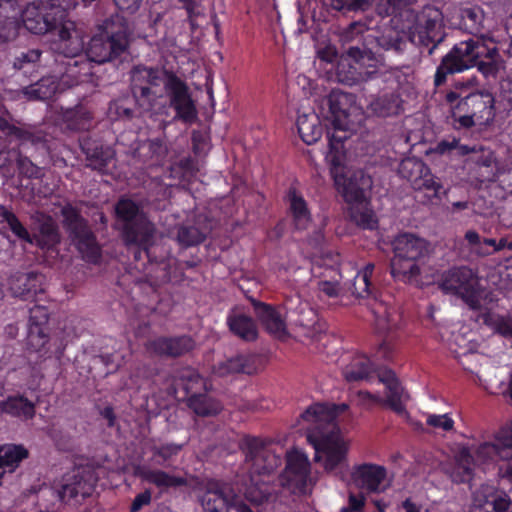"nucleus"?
<instances>
[{"label": "nucleus", "mask_w": 512, "mask_h": 512, "mask_svg": "<svg viewBox=\"0 0 512 512\" xmlns=\"http://www.w3.org/2000/svg\"><path fill=\"white\" fill-rule=\"evenodd\" d=\"M61 215L63 226L82 257L88 262L96 263L101 256V250L87 220L82 217L76 207L69 203L61 208Z\"/></svg>", "instance_id": "6"}, {"label": "nucleus", "mask_w": 512, "mask_h": 512, "mask_svg": "<svg viewBox=\"0 0 512 512\" xmlns=\"http://www.w3.org/2000/svg\"><path fill=\"white\" fill-rule=\"evenodd\" d=\"M440 287L446 293L459 296L472 310L481 308L478 279L470 268L454 267L444 272Z\"/></svg>", "instance_id": "8"}, {"label": "nucleus", "mask_w": 512, "mask_h": 512, "mask_svg": "<svg viewBox=\"0 0 512 512\" xmlns=\"http://www.w3.org/2000/svg\"><path fill=\"white\" fill-rule=\"evenodd\" d=\"M136 474L144 481L163 489L190 486L192 481L195 480L192 476L189 478L178 477L170 475L162 470H152L145 467L138 468Z\"/></svg>", "instance_id": "27"}, {"label": "nucleus", "mask_w": 512, "mask_h": 512, "mask_svg": "<svg viewBox=\"0 0 512 512\" xmlns=\"http://www.w3.org/2000/svg\"><path fill=\"white\" fill-rule=\"evenodd\" d=\"M347 409L345 403H315L300 415V419L307 423V441L315 450L314 462H322L326 472L347 465L349 441L342 436L335 422L337 415Z\"/></svg>", "instance_id": "1"}, {"label": "nucleus", "mask_w": 512, "mask_h": 512, "mask_svg": "<svg viewBox=\"0 0 512 512\" xmlns=\"http://www.w3.org/2000/svg\"><path fill=\"white\" fill-rule=\"evenodd\" d=\"M310 473V462L307 456L299 451L287 454V463L281 476V484L294 492H304Z\"/></svg>", "instance_id": "12"}, {"label": "nucleus", "mask_w": 512, "mask_h": 512, "mask_svg": "<svg viewBox=\"0 0 512 512\" xmlns=\"http://www.w3.org/2000/svg\"><path fill=\"white\" fill-rule=\"evenodd\" d=\"M166 152L167 148L163 140L160 138H155L143 142L135 150V156H137L143 162L154 159L158 161L160 157L166 154Z\"/></svg>", "instance_id": "51"}, {"label": "nucleus", "mask_w": 512, "mask_h": 512, "mask_svg": "<svg viewBox=\"0 0 512 512\" xmlns=\"http://www.w3.org/2000/svg\"><path fill=\"white\" fill-rule=\"evenodd\" d=\"M288 199L295 227L297 229H306L310 222V213L305 200L297 194L294 188L289 189Z\"/></svg>", "instance_id": "48"}, {"label": "nucleus", "mask_w": 512, "mask_h": 512, "mask_svg": "<svg viewBox=\"0 0 512 512\" xmlns=\"http://www.w3.org/2000/svg\"><path fill=\"white\" fill-rule=\"evenodd\" d=\"M118 231L126 247H136L139 249L135 253V259L140 258L142 251L149 259L151 258L150 247L154 243L157 228L148 215L125 225Z\"/></svg>", "instance_id": "9"}, {"label": "nucleus", "mask_w": 512, "mask_h": 512, "mask_svg": "<svg viewBox=\"0 0 512 512\" xmlns=\"http://www.w3.org/2000/svg\"><path fill=\"white\" fill-rule=\"evenodd\" d=\"M493 442L500 452V459L512 460V427H502Z\"/></svg>", "instance_id": "55"}, {"label": "nucleus", "mask_w": 512, "mask_h": 512, "mask_svg": "<svg viewBox=\"0 0 512 512\" xmlns=\"http://www.w3.org/2000/svg\"><path fill=\"white\" fill-rule=\"evenodd\" d=\"M251 303L257 318L269 334L278 339L288 335L285 315L280 309L255 299H251Z\"/></svg>", "instance_id": "17"}, {"label": "nucleus", "mask_w": 512, "mask_h": 512, "mask_svg": "<svg viewBox=\"0 0 512 512\" xmlns=\"http://www.w3.org/2000/svg\"><path fill=\"white\" fill-rule=\"evenodd\" d=\"M491 53H495V47H488L479 39H469L456 44L441 59L434 76L435 86L443 85L448 75L459 73L475 66L479 58Z\"/></svg>", "instance_id": "3"}, {"label": "nucleus", "mask_w": 512, "mask_h": 512, "mask_svg": "<svg viewBox=\"0 0 512 512\" xmlns=\"http://www.w3.org/2000/svg\"><path fill=\"white\" fill-rule=\"evenodd\" d=\"M379 75L377 69H362L340 55L336 66V79L339 83L353 86L368 80H372Z\"/></svg>", "instance_id": "22"}, {"label": "nucleus", "mask_w": 512, "mask_h": 512, "mask_svg": "<svg viewBox=\"0 0 512 512\" xmlns=\"http://www.w3.org/2000/svg\"><path fill=\"white\" fill-rule=\"evenodd\" d=\"M149 349L159 356L179 357L194 347V342L189 336L161 337L149 343Z\"/></svg>", "instance_id": "25"}, {"label": "nucleus", "mask_w": 512, "mask_h": 512, "mask_svg": "<svg viewBox=\"0 0 512 512\" xmlns=\"http://www.w3.org/2000/svg\"><path fill=\"white\" fill-rule=\"evenodd\" d=\"M20 12L15 0H0V47L18 37L21 28Z\"/></svg>", "instance_id": "18"}, {"label": "nucleus", "mask_w": 512, "mask_h": 512, "mask_svg": "<svg viewBox=\"0 0 512 512\" xmlns=\"http://www.w3.org/2000/svg\"><path fill=\"white\" fill-rule=\"evenodd\" d=\"M19 175L27 178H38L40 176V168L36 166L28 157L19 152L16 164Z\"/></svg>", "instance_id": "64"}, {"label": "nucleus", "mask_w": 512, "mask_h": 512, "mask_svg": "<svg viewBox=\"0 0 512 512\" xmlns=\"http://www.w3.org/2000/svg\"><path fill=\"white\" fill-rule=\"evenodd\" d=\"M233 493V489L228 483L209 480L200 497L201 506L205 512H223L225 509L226 512H230L229 507Z\"/></svg>", "instance_id": "15"}, {"label": "nucleus", "mask_w": 512, "mask_h": 512, "mask_svg": "<svg viewBox=\"0 0 512 512\" xmlns=\"http://www.w3.org/2000/svg\"><path fill=\"white\" fill-rule=\"evenodd\" d=\"M65 129L73 132L89 131L95 125L93 113L84 106H76L63 113Z\"/></svg>", "instance_id": "32"}, {"label": "nucleus", "mask_w": 512, "mask_h": 512, "mask_svg": "<svg viewBox=\"0 0 512 512\" xmlns=\"http://www.w3.org/2000/svg\"><path fill=\"white\" fill-rule=\"evenodd\" d=\"M171 74L174 73L169 72L167 70L159 69L157 67L136 65L129 72V87L160 89V86L162 84L165 86V81L167 80L168 75Z\"/></svg>", "instance_id": "23"}, {"label": "nucleus", "mask_w": 512, "mask_h": 512, "mask_svg": "<svg viewBox=\"0 0 512 512\" xmlns=\"http://www.w3.org/2000/svg\"><path fill=\"white\" fill-rule=\"evenodd\" d=\"M298 132L308 145L316 143L322 136L323 128L315 114H304L297 119Z\"/></svg>", "instance_id": "40"}, {"label": "nucleus", "mask_w": 512, "mask_h": 512, "mask_svg": "<svg viewBox=\"0 0 512 512\" xmlns=\"http://www.w3.org/2000/svg\"><path fill=\"white\" fill-rule=\"evenodd\" d=\"M442 470L454 483L469 482L474 471V460L470 450L462 447L454 456L453 462L444 464Z\"/></svg>", "instance_id": "20"}, {"label": "nucleus", "mask_w": 512, "mask_h": 512, "mask_svg": "<svg viewBox=\"0 0 512 512\" xmlns=\"http://www.w3.org/2000/svg\"><path fill=\"white\" fill-rule=\"evenodd\" d=\"M7 223L11 232L20 240L29 244L34 242V238L30 235L26 227L20 222L18 217L5 206L0 205V223Z\"/></svg>", "instance_id": "50"}, {"label": "nucleus", "mask_w": 512, "mask_h": 512, "mask_svg": "<svg viewBox=\"0 0 512 512\" xmlns=\"http://www.w3.org/2000/svg\"><path fill=\"white\" fill-rule=\"evenodd\" d=\"M255 361L256 356L254 355L239 354L220 362L215 367V372L219 376H226L231 373L253 374L256 371Z\"/></svg>", "instance_id": "33"}, {"label": "nucleus", "mask_w": 512, "mask_h": 512, "mask_svg": "<svg viewBox=\"0 0 512 512\" xmlns=\"http://www.w3.org/2000/svg\"><path fill=\"white\" fill-rule=\"evenodd\" d=\"M33 228L38 231L37 245L41 248H52L60 243L61 237L55 220L43 212L36 211L31 215Z\"/></svg>", "instance_id": "21"}, {"label": "nucleus", "mask_w": 512, "mask_h": 512, "mask_svg": "<svg viewBox=\"0 0 512 512\" xmlns=\"http://www.w3.org/2000/svg\"><path fill=\"white\" fill-rule=\"evenodd\" d=\"M7 134L14 136L21 143L30 142L34 146H45L47 142V134L31 125H10L6 124Z\"/></svg>", "instance_id": "39"}, {"label": "nucleus", "mask_w": 512, "mask_h": 512, "mask_svg": "<svg viewBox=\"0 0 512 512\" xmlns=\"http://www.w3.org/2000/svg\"><path fill=\"white\" fill-rule=\"evenodd\" d=\"M22 24L29 32L39 35L56 28V21L34 5L27 6L22 12Z\"/></svg>", "instance_id": "31"}, {"label": "nucleus", "mask_w": 512, "mask_h": 512, "mask_svg": "<svg viewBox=\"0 0 512 512\" xmlns=\"http://www.w3.org/2000/svg\"><path fill=\"white\" fill-rule=\"evenodd\" d=\"M132 98L134 100L135 109L139 114L152 112L158 105V101L162 98L159 93L160 89L143 88V87H129Z\"/></svg>", "instance_id": "35"}, {"label": "nucleus", "mask_w": 512, "mask_h": 512, "mask_svg": "<svg viewBox=\"0 0 512 512\" xmlns=\"http://www.w3.org/2000/svg\"><path fill=\"white\" fill-rule=\"evenodd\" d=\"M455 108L459 112L471 114L479 125L486 124L494 118V98L490 93H470L456 103Z\"/></svg>", "instance_id": "14"}, {"label": "nucleus", "mask_w": 512, "mask_h": 512, "mask_svg": "<svg viewBox=\"0 0 512 512\" xmlns=\"http://www.w3.org/2000/svg\"><path fill=\"white\" fill-rule=\"evenodd\" d=\"M27 456L28 451L22 446L6 445L0 447V479L6 472L12 473Z\"/></svg>", "instance_id": "42"}, {"label": "nucleus", "mask_w": 512, "mask_h": 512, "mask_svg": "<svg viewBox=\"0 0 512 512\" xmlns=\"http://www.w3.org/2000/svg\"><path fill=\"white\" fill-rule=\"evenodd\" d=\"M349 217L357 226L364 229H374L377 226V219L374 212L368 207V202H349Z\"/></svg>", "instance_id": "44"}, {"label": "nucleus", "mask_w": 512, "mask_h": 512, "mask_svg": "<svg viewBox=\"0 0 512 512\" xmlns=\"http://www.w3.org/2000/svg\"><path fill=\"white\" fill-rule=\"evenodd\" d=\"M187 404L195 414L202 417L215 416L222 410L221 404L207 394H192L188 397Z\"/></svg>", "instance_id": "43"}, {"label": "nucleus", "mask_w": 512, "mask_h": 512, "mask_svg": "<svg viewBox=\"0 0 512 512\" xmlns=\"http://www.w3.org/2000/svg\"><path fill=\"white\" fill-rule=\"evenodd\" d=\"M72 23L63 24L58 29L59 43L54 48L55 51L62 56H78L82 50L81 43L77 36H73Z\"/></svg>", "instance_id": "38"}, {"label": "nucleus", "mask_w": 512, "mask_h": 512, "mask_svg": "<svg viewBox=\"0 0 512 512\" xmlns=\"http://www.w3.org/2000/svg\"><path fill=\"white\" fill-rule=\"evenodd\" d=\"M2 413L23 419H31L35 415V406L27 398L22 396L9 397L0 402Z\"/></svg>", "instance_id": "41"}, {"label": "nucleus", "mask_w": 512, "mask_h": 512, "mask_svg": "<svg viewBox=\"0 0 512 512\" xmlns=\"http://www.w3.org/2000/svg\"><path fill=\"white\" fill-rule=\"evenodd\" d=\"M256 474H249L250 483L245 488V498L253 504L260 505L267 501L273 492L268 482L261 481Z\"/></svg>", "instance_id": "46"}, {"label": "nucleus", "mask_w": 512, "mask_h": 512, "mask_svg": "<svg viewBox=\"0 0 512 512\" xmlns=\"http://www.w3.org/2000/svg\"><path fill=\"white\" fill-rule=\"evenodd\" d=\"M416 2L417 0H378L376 12L381 17H388Z\"/></svg>", "instance_id": "58"}, {"label": "nucleus", "mask_w": 512, "mask_h": 512, "mask_svg": "<svg viewBox=\"0 0 512 512\" xmlns=\"http://www.w3.org/2000/svg\"><path fill=\"white\" fill-rule=\"evenodd\" d=\"M372 113L379 117H388L398 114L400 109V100L394 93L384 94L374 99L370 105Z\"/></svg>", "instance_id": "49"}, {"label": "nucleus", "mask_w": 512, "mask_h": 512, "mask_svg": "<svg viewBox=\"0 0 512 512\" xmlns=\"http://www.w3.org/2000/svg\"><path fill=\"white\" fill-rule=\"evenodd\" d=\"M369 43L346 47L341 55L362 69H376V56L369 48Z\"/></svg>", "instance_id": "34"}, {"label": "nucleus", "mask_w": 512, "mask_h": 512, "mask_svg": "<svg viewBox=\"0 0 512 512\" xmlns=\"http://www.w3.org/2000/svg\"><path fill=\"white\" fill-rule=\"evenodd\" d=\"M373 313L376 318V327L380 332L390 331L396 325L392 313L382 303L373 308Z\"/></svg>", "instance_id": "61"}, {"label": "nucleus", "mask_w": 512, "mask_h": 512, "mask_svg": "<svg viewBox=\"0 0 512 512\" xmlns=\"http://www.w3.org/2000/svg\"><path fill=\"white\" fill-rule=\"evenodd\" d=\"M394 257L391 259V274L394 277H414L420 273L416 261L428 252L427 242L412 234L402 233L392 241Z\"/></svg>", "instance_id": "4"}, {"label": "nucleus", "mask_w": 512, "mask_h": 512, "mask_svg": "<svg viewBox=\"0 0 512 512\" xmlns=\"http://www.w3.org/2000/svg\"><path fill=\"white\" fill-rule=\"evenodd\" d=\"M378 46L386 51L402 52L406 45L405 39L397 31H388L376 38Z\"/></svg>", "instance_id": "57"}, {"label": "nucleus", "mask_w": 512, "mask_h": 512, "mask_svg": "<svg viewBox=\"0 0 512 512\" xmlns=\"http://www.w3.org/2000/svg\"><path fill=\"white\" fill-rule=\"evenodd\" d=\"M227 325L230 332L243 341H254L258 337L255 321L250 316L233 309L227 316Z\"/></svg>", "instance_id": "26"}, {"label": "nucleus", "mask_w": 512, "mask_h": 512, "mask_svg": "<svg viewBox=\"0 0 512 512\" xmlns=\"http://www.w3.org/2000/svg\"><path fill=\"white\" fill-rule=\"evenodd\" d=\"M81 149L86 155L87 166L98 171L106 169L114 156V152L109 147H103L87 138L81 141Z\"/></svg>", "instance_id": "30"}, {"label": "nucleus", "mask_w": 512, "mask_h": 512, "mask_svg": "<svg viewBox=\"0 0 512 512\" xmlns=\"http://www.w3.org/2000/svg\"><path fill=\"white\" fill-rule=\"evenodd\" d=\"M240 448L245 455L241 467L243 473L257 476L270 475L281 465V456L260 438L246 436L242 439Z\"/></svg>", "instance_id": "7"}, {"label": "nucleus", "mask_w": 512, "mask_h": 512, "mask_svg": "<svg viewBox=\"0 0 512 512\" xmlns=\"http://www.w3.org/2000/svg\"><path fill=\"white\" fill-rule=\"evenodd\" d=\"M408 38L414 45L427 48L428 55H432L445 38L441 12L432 6L424 7L409 27Z\"/></svg>", "instance_id": "5"}, {"label": "nucleus", "mask_w": 512, "mask_h": 512, "mask_svg": "<svg viewBox=\"0 0 512 512\" xmlns=\"http://www.w3.org/2000/svg\"><path fill=\"white\" fill-rule=\"evenodd\" d=\"M353 95L350 93L333 90L327 97L326 103L329 107L335 122H340L349 114V107L353 102Z\"/></svg>", "instance_id": "45"}, {"label": "nucleus", "mask_w": 512, "mask_h": 512, "mask_svg": "<svg viewBox=\"0 0 512 512\" xmlns=\"http://www.w3.org/2000/svg\"><path fill=\"white\" fill-rule=\"evenodd\" d=\"M176 239L184 247L201 244L212 227L206 217L198 216L194 223H184L177 228Z\"/></svg>", "instance_id": "24"}, {"label": "nucleus", "mask_w": 512, "mask_h": 512, "mask_svg": "<svg viewBox=\"0 0 512 512\" xmlns=\"http://www.w3.org/2000/svg\"><path fill=\"white\" fill-rule=\"evenodd\" d=\"M131 28L126 18L120 14L111 15L100 26V33L94 35L87 48L90 61L102 64L113 61L127 52Z\"/></svg>", "instance_id": "2"}, {"label": "nucleus", "mask_w": 512, "mask_h": 512, "mask_svg": "<svg viewBox=\"0 0 512 512\" xmlns=\"http://www.w3.org/2000/svg\"><path fill=\"white\" fill-rule=\"evenodd\" d=\"M45 276L36 271H16L8 280L9 289L13 296L23 300H34L45 292Z\"/></svg>", "instance_id": "13"}, {"label": "nucleus", "mask_w": 512, "mask_h": 512, "mask_svg": "<svg viewBox=\"0 0 512 512\" xmlns=\"http://www.w3.org/2000/svg\"><path fill=\"white\" fill-rule=\"evenodd\" d=\"M57 89L56 76H47L29 86L23 87L21 93L28 100H47L56 93Z\"/></svg>", "instance_id": "36"}, {"label": "nucleus", "mask_w": 512, "mask_h": 512, "mask_svg": "<svg viewBox=\"0 0 512 512\" xmlns=\"http://www.w3.org/2000/svg\"><path fill=\"white\" fill-rule=\"evenodd\" d=\"M57 61L58 75L60 81L71 87L87 80L91 75L90 60L83 56H62Z\"/></svg>", "instance_id": "16"}, {"label": "nucleus", "mask_w": 512, "mask_h": 512, "mask_svg": "<svg viewBox=\"0 0 512 512\" xmlns=\"http://www.w3.org/2000/svg\"><path fill=\"white\" fill-rule=\"evenodd\" d=\"M378 379L386 386L385 399L368 391H360L358 393L359 397L363 400L369 399L378 404H386L397 414H403L405 412L403 404L404 391L395 373L390 369L381 371L378 373Z\"/></svg>", "instance_id": "11"}, {"label": "nucleus", "mask_w": 512, "mask_h": 512, "mask_svg": "<svg viewBox=\"0 0 512 512\" xmlns=\"http://www.w3.org/2000/svg\"><path fill=\"white\" fill-rule=\"evenodd\" d=\"M330 6L333 10L341 12L343 15L351 12H366L371 8L362 0H331Z\"/></svg>", "instance_id": "60"}, {"label": "nucleus", "mask_w": 512, "mask_h": 512, "mask_svg": "<svg viewBox=\"0 0 512 512\" xmlns=\"http://www.w3.org/2000/svg\"><path fill=\"white\" fill-rule=\"evenodd\" d=\"M19 149L16 148H1L0 149V173L7 179H12L15 176L16 160L19 157Z\"/></svg>", "instance_id": "56"}, {"label": "nucleus", "mask_w": 512, "mask_h": 512, "mask_svg": "<svg viewBox=\"0 0 512 512\" xmlns=\"http://www.w3.org/2000/svg\"><path fill=\"white\" fill-rule=\"evenodd\" d=\"M417 182H419L418 186L415 183L412 186L415 190L432 191L434 196H438L442 189V184L435 180L428 167L426 172L418 178Z\"/></svg>", "instance_id": "63"}, {"label": "nucleus", "mask_w": 512, "mask_h": 512, "mask_svg": "<svg viewBox=\"0 0 512 512\" xmlns=\"http://www.w3.org/2000/svg\"><path fill=\"white\" fill-rule=\"evenodd\" d=\"M385 477L386 469L371 463L356 465L351 471V483L367 492H377Z\"/></svg>", "instance_id": "19"}, {"label": "nucleus", "mask_w": 512, "mask_h": 512, "mask_svg": "<svg viewBox=\"0 0 512 512\" xmlns=\"http://www.w3.org/2000/svg\"><path fill=\"white\" fill-rule=\"evenodd\" d=\"M350 291L353 295L359 298H366L371 295L370 281L366 275L357 273L353 282L350 285L346 284V292Z\"/></svg>", "instance_id": "62"}, {"label": "nucleus", "mask_w": 512, "mask_h": 512, "mask_svg": "<svg viewBox=\"0 0 512 512\" xmlns=\"http://www.w3.org/2000/svg\"><path fill=\"white\" fill-rule=\"evenodd\" d=\"M375 370L373 363L364 355L357 356L345 367L344 377L347 381H360L368 379Z\"/></svg>", "instance_id": "47"}, {"label": "nucleus", "mask_w": 512, "mask_h": 512, "mask_svg": "<svg viewBox=\"0 0 512 512\" xmlns=\"http://www.w3.org/2000/svg\"><path fill=\"white\" fill-rule=\"evenodd\" d=\"M366 30L365 24L361 22H353L345 28L339 35V41L343 50L349 46L368 43L367 37L364 36Z\"/></svg>", "instance_id": "52"}, {"label": "nucleus", "mask_w": 512, "mask_h": 512, "mask_svg": "<svg viewBox=\"0 0 512 512\" xmlns=\"http://www.w3.org/2000/svg\"><path fill=\"white\" fill-rule=\"evenodd\" d=\"M86 497L89 495V489L83 477L79 473L66 475L63 478L60 489L57 490V496L62 502H68L77 495Z\"/></svg>", "instance_id": "37"}, {"label": "nucleus", "mask_w": 512, "mask_h": 512, "mask_svg": "<svg viewBox=\"0 0 512 512\" xmlns=\"http://www.w3.org/2000/svg\"><path fill=\"white\" fill-rule=\"evenodd\" d=\"M427 166L425 163L416 158L404 159L399 166V174L401 177L407 179L411 185L414 183L418 186V178L426 172Z\"/></svg>", "instance_id": "53"}, {"label": "nucleus", "mask_w": 512, "mask_h": 512, "mask_svg": "<svg viewBox=\"0 0 512 512\" xmlns=\"http://www.w3.org/2000/svg\"><path fill=\"white\" fill-rule=\"evenodd\" d=\"M183 388L186 393L191 396L192 394H199L202 389H205L204 379L194 370H186L181 375Z\"/></svg>", "instance_id": "59"}, {"label": "nucleus", "mask_w": 512, "mask_h": 512, "mask_svg": "<svg viewBox=\"0 0 512 512\" xmlns=\"http://www.w3.org/2000/svg\"><path fill=\"white\" fill-rule=\"evenodd\" d=\"M116 230L147 215L140 203L129 197L122 196L114 205Z\"/></svg>", "instance_id": "29"}, {"label": "nucleus", "mask_w": 512, "mask_h": 512, "mask_svg": "<svg viewBox=\"0 0 512 512\" xmlns=\"http://www.w3.org/2000/svg\"><path fill=\"white\" fill-rule=\"evenodd\" d=\"M373 181L363 170L354 171L344 183V198L347 202L366 200V193L372 187Z\"/></svg>", "instance_id": "28"}, {"label": "nucleus", "mask_w": 512, "mask_h": 512, "mask_svg": "<svg viewBox=\"0 0 512 512\" xmlns=\"http://www.w3.org/2000/svg\"><path fill=\"white\" fill-rule=\"evenodd\" d=\"M46 330V327L29 326L26 338L27 350L37 353L46 352V345L49 341Z\"/></svg>", "instance_id": "54"}, {"label": "nucleus", "mask_w": 512, "mask_h": 512, "mask_svg": "<svg viewBox=\"0 0 512 512\" xmlns=\"http://www.w3.org/2000/svg\"><path fill=\"white\" fill-rule=\"evenodd\" d=\"M165 90L170 106L176 111V118L193 123L197 120V109L187 84L176 74L168 75Z\"/></svg>", "instance_id": "10"}]
</instances>
